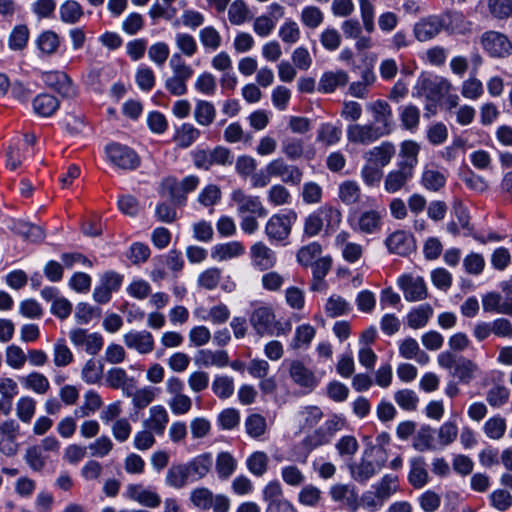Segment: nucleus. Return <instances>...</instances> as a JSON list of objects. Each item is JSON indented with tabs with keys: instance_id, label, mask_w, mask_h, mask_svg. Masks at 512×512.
<instances>
[{
	"instance_id": "obj_42",
	"label": "nucleus",
	"mask_w": 512,
	"mask_h": 512,
	"mask_svg": "<svg viewBox=\"0 0 512 512\" xmlns=\"http://www.w3.org/2000/svg\"><path fill=\"white\" fill-rule=\"evenodd\" d=\"M477 370L478 366L476 363L464 356H459L452 375L458 378L460 382L468 384L474 378Z\"/></svg>"
},
{
	"instance_id": "obj_27",
	"label": "nucleus",
	"mask_w": 512,
	"mask_h": 512,
	"mask_svg": "<svg viewBox=\"0 0 512 512\" xmlns=\"http://www.w3.org/2000/svg\"><path fill=\"white\" fill-rule=\"evenodd\" d=\"M410 471L408 481L415 489L423 488L429 482L427 464L422 456H416L409 461Z\"/></svg>"
},
{
	"instance_id": "obj_20",
	"label": "nucleus",
	"mask_w": 512,
	"mask_h": 512,
	"mask_svg": "<svg viewBox=\"0 0 512 512\" xmlns=\"http://www.w3.org/2000/svg\"><path fill=\"white\" fill-rule=\"evenodd\" d=\"M351 235L347 231L339 232L335 237V245L341 250L343 259L348 263H355L363 255V246L350 241Z\"/></svg>"
},
{
	"instance_id": "obj_15",
	"label": "nucleus",
	"mask_w": 512,
	"mask_h": 512,
	"mask_svg": "<svg viewBox=\"0 0 512 512\" xmlns=\"http://www.w3.org/2000/svg\"><path fill=\"white\" fill-rule=\"evenodd\" d=\"M396 155V147L390 141H383L363 154L365 162L384 168L389 165Z\"/></svg>"
},
{
	"instance_id": "obj_13",
	"label": "nucleus",
	"mask_w": 512,
	"mask_h": 512,
	"mask_svg": "<svg viewBox=\"0 0 512 512\" xmlns=\"http://www.w3.org/2000/svg\"><path fill=\"white\" fill-rule=\"evenodd\" d=\"M266 170L272 174V177L280 178L286 184L299 185L302 181V171L297 166L286 163L282 158L269 162Z\"/></svg>"
},
{
	"instance_id": "obj_9",
	"label": "nucleus",
	"mask_w": 512,
	"mask_h": 512,
	"mask_svg": "<svg viewBox=\"0 0 512 512\" xmlns=\"http://www.w3.org/2000/svg\"><path fill=\"white\" fill-rule=\"evenodd\" d=\"M262 494L267 503V512H296L293 505L283 498V489L279 481H270Z\"/></svg>"
},
{
	"instance_id": "obj_3",
	"label": "nucleus",
	"mask_w": 512,
	"mask_h": 512,
	"mask_svg": "<svg viewBox=\"0 0 512 512\" xmlns=\"http://www.w3.org/2000/svg\"><path fill=\"white\" fill-rule=\"evenodd\" d=\"M296 219L297 214L294 211L287 214L272 215L265 225L266 236L270 241L281 242L286 240Z\"/></svg>"
},
{
	"instance_id": "obj_24",
	"label": "nucleus",
	"mask_w": 512,
	"mask_h": 512,
	"mask_svg": "<svg viewBox=\"0 0 512 512\" xmlns=\"http://www.w3.org/2000/svg\"><path fill=\"white\" fill-rule=\"evenodd\" d=\"M194 362L199 367L223 368L229 364V355L225 350L200 349L194 357Z\"/></svg>"
},
{
	"instance_id": "obj_19",
	"label": "nucleus",
	"mask_w": 512,
	"mask_h": 512,
	"mask_svg": "<svg viewBox=\"0 0 512 512\" xmlns=\"http://www.w3.org/2000/svg\"><path fill=\"white\" fill-rule=\"evenodd\" d=\"M70 341L75 346L85 348L90 355H96L103 346V338L98 333H88L87 330L76 328L69 332Z\"/></svg>"
},
{
	"instance_id": "obj_39",
	"label": "nucleus",
	"mask_w": 512,
	"mask_h": 512,
	"mask_svg": "<svg viewBox=\"0 0 512 512\" xmlns=\"http://www.w3.org/2000/svg\"><path fill=\"white\" fill-rule=\"evenodd\" d=\"M412 446L419 452H425L435 449L434 430L429 425H422L416 432Z\"/></svg>"
},
{
	"instance_id": "obj_25",
	"label": "nucleus",
	"mask_w": 512,
	"mask_h": 512,
	"mask_svg": "<svg viewBox=\"0 0 512 512\" xmlns=\"http://www.w3.org/2000/svg\"><path fill=\"white\" fill-rule=\"evenodd\" d=\"M413 173V171L397 163V168L389 171L384 178L385 191L390 194L400 191L413 177Z\"/></svg>"
},
{
	"instance_id": "obj_7",
	"label": "nucleus",
	"mask_w": 512,
	"mask_h": 512,
	"mask_svg": "<svg viewBox=\"0 0 512 512\" xmlns=\"http://www.w3.org/2000/svg\"><path fill=\"white\" fill-rule=\"evenodd\" d=\"M455 17L461 20L462 14L458 12H447L441 17H429L418 22L414 27L415 37L421 41H428L434 38L447 24L446 18Z\"/></svg>"
},
{
	"instance_id": "obj_37",
	"label": "nucleus",
	"mask_w": 512,
	"mask_h": 512,
	"mask_svg": "<svg viewBox=\"0 0 512 512\" xmlns=\"http://www.w3.org/2000/svg\"><path fill=\"white\" fill-rule=\"evenodd\" d=\"M432 315L433 308L430 304L419 305L407 314V325L412 329H420L426 326Z\"/></svg>"
},
{
	"instance_id": "obj_33",
	"label": "nucleus",
	"mask_w": 512,
	"mask_h": 512,
	"mask_svg": "<svg viewBox=\"0 0 512 512\" xmlns=\"http://www.w3.org/2000/svg\"><path fill=\"white\" fill-rule=\"evenodd\" d=\"M382 213L377 210H368L360 214L357 221V230L365 234H373L381 229Z\"/></svg>"
},
{
	"instance_id": "obj_2",
	"label": "nucleus",
	"mask_w": 512,
	"mask_h": 512,
	"mask_svg": "<svg viewBox=\"0 0 512 512\" xmlns=\"http://www.w3.org/2000/svg\"><path fill=\"white\" fill-rule=\"evenodd\" d=\"M344 418L338 415H332L323 425L314 430L303 439V445L308 451H312L320 446L331 442L335 434L344 427Z\"/></svg>"
},
{
	"instance_id": "obj_12",
	"label": "nucleus",
	"mask_w": 512,
	"mask_h": 512,
	"mask_svg": "<svg viewBox=\"0 0 512 512\" xmlns=\"http://www.w3.org/2000/svg\"><path fill=\"white\" fill-rule=\"evenodd\" d=\"M42 80L47 87L56 91L63 98H74L77 95L71 78L62 71H48L42 73Z\"/></svg>"
},
{
	"instance_id": "obj_14",
	"label": "nucleus",
	"mask_w": 512,
	"mask_h": 512,
	"mask_svg": "<svg viewBox=\"0 0 512 512\" xmlns=\"http://www.w3.org/2000/svg\"><path fill=\"white\" fill-rule=\"evenodd\" d=\"M275 317L272 308L261 306L252 311L249 321L259 336L274 335Z\"/></svg>"
},
{
	"instance_id": "obj_40",
	"label": "nucleus",
	"mask_w": 512,
	"mask_h": 512,
	"mask_svg": "<svg viewBox=\"0 0 512 512\" xmlns=\"http://www.w3.org/2000/svg\"><path fill=\"white\" fill-rule=\"evenodd\" d=\"M244 253L243 245L238 241H231L225 244L216 245L211 253L212 258L223 261L238 257Z\"/></svg>"
},
{
	"instance_id": "obj_22",
	"label": "nucleus",
	"mask_w": 512,
	"mask_h": 512,
	"mask_svg": "<svg viewBox=\"0 0 512 512\" xmlns=\"http://www.w3.org/2000/svg\"><path fill=\"white\" fill-rule=\"evenodd\" d=\"M482 307L487 313L512 316V296L503 297L498 292H489L482 297Z\"/></svg>"
},
{
	"instance_id": "obj_35",
	"label": "nucleus",
	"mask_w": 512,
	"mask_h": 512,
	"mask_svg": "<svg viewBox=\"0 0 512 512\" xmlns=\"http://www.w3.org/2000/svg\"><path fill=\"white\" fill-rule=\"evenodd\" d=\"M420 145L413 140H405L400 145V157L402 158L398 164L414 172V168L418 164V154Z\"/></svg>"
},
{
	"instance_id": "obj_8",
	"label": "nucleus",
	"mask_w": 512,
	"mask_h": 512,
	"mask_svg": "<svg viewBox=\"0 0 512 512\" xmlns=\"http://www.w3.org/2000/svg\"><path fill=\"white\" fill-rule=\"evenodd\" d=\"M230 199L237 206V213L239 215L249 213L257 217H265L268 214L260 198L246 194L243 189L237 188L232 190Z\"/></svg>"
},
{
	"instance_id": "obj_16",
	"label": "nucleus",
	"mask_w": 512,
	"mask_h": 512,
	"mask_svg": "<svg viewBox=\"0 0 512 512\" xmlns=\"http://www.w3.org/2000/svg\"><path fill=\"white\" fill-rule=\"evenodd\" d=\"M288 371L292 381L302 388L313 390L319 383L315 373L300 360H291Z\"/></svg>"
},
{
	"instance_id": "obj_64",
	"label": "nucleus",
	"mask_w": 512,
	"mask_h": 512,
	"mask_svg": "<svg viewBox=\"0 0 512 512\" xmlns=\"http://www.w3.org/2000/svg\"><path fill=\"white\" fill-rule=\"evenodd\" d=\"M360 175L363 182L368 187H378L383 178V168L365 162L361 169Z\"/></svg>"
},
{
	"instance_id": "obj_60",
	"label": "nucleus",
	"mask_w": 512,
	"mask_h": 512,
	"mask_svg": "<svg viewBox=\"0 0 512 512\" xmlns=\"http://www.w3.org/2000/svg\"><path fill=\"white\" fill-rule=\"evenodd\" d=\"M211 388L218 398L227 399L234 393V381L228 376H216Z\"/></svg>"
},
{
	"instance_id": "obj_57",
	"label": "nucleus",
	"mask_w": 512,
	"mask_h": 512,
	"mask_svg": "<svg viewBox=\"0 0 512 512\" xmlns=\"http://www.w3.org/2000/svg\"><path fill=\"white\" fill-rule=\"evenodd\" d=\"M29 29L26 25L21 24L13 28L8 39V45L12 50H23L29 39Z\"/></svg>"
},
{
	"instance_id": "obj_30",
	"label": "nucleus",
	"mask_w": 512,
	"mask_h": 512,
	"mask_svg": "<svg viewBox=\"0 0 512 512\" xmlns=\"http://www.w3.org/2000/svg\"><path fill=\"white\" fill-rule=\"evenodd\" d=\"M251 257L254 265L260 270H268L276 263L274 251L262 242H257L251 247Z\"/></svg>"
},
{
	"instance_id": "obj_11",
	"label": "nucleus",
	"mask_w": 512,
	"mask_h": 512,
	"mask_svg": "<svg viewBox=\"0 0 512 512\" xmlns=\"http://www.w3.org/2000/svg\"><path fill=\"white\" fill-rule=\"evenodd\" d=\"M483 48L492 57H507L512 53V43L507 36L496 31H488L482 35Z\"/></svg>"
},
{
	"instance_id": "obj_21",
	"label": "nucleus",
	"mask_w": 512,
	"mask_h": 512,
	"mask_svg": "<svg viewBox=\"0 0 512 512\" xmlns=\"http://www.w3.org/2000/svg\"><path fill=\"white\" fill-rule=\"evenodd\" d=\"M385 245L390 253L405 256L414 249V239L409 233L397 230L386 238Z\"/></svg>"
},
{
	"instance_id": "obj_47",
	"label": "nucleus",
	"mask_w": 512,
	"mask_h": 512,
	"mask_svg": "<svg viewBox=\"0 0 512 512\" xmlns=\"http://www.w3.org/2000/svg\"><path fill=\"white\" fill-rule=\"evenodd\" d=\"M21 381L25 388L40 395L47 393L50 389L48 378L39 372H32L23 377Z\"/></svg>"
},
{
	"instance_id": "obj_43",
	"label": "nucleus",
	"mask_w": 512,
	"mask_h": 512,
	"mask_svg": "<svg viewBox=\"0 0 512 512\" xmlns=\"http://www.w3.org/2000/svg\"><path fill=\"white\" fill-rule=\"evenodd\" d=\"M179 181L175 178H167L161 184V195L168 196L175 205H184L186 195L180 188Z\"/></svg>"
},
{
	"instance_id": "obj_41",
	"label": "nucleus",
	"mask_w": 512,
	"mask_h": 512,
	"mask_svg": "<svg viewBox=\"0 0 512 512\" xmlns=\"http://www.w3.org/2000/svg\"><path fill=\"white\" fill-rule=\"evenodd\" d=\"M58 107V99L50 94H40L33 100L34 111L42 117L51 116L55 113Z\"/></svg>"
},
{
	"instance_id": "obj_4",
	"label": "nucleus",
	"mask_w": 512,
	"mask_h": 512,
	"mask_svg": "<svg viewBox=\"0 0 512 512\" xmlns=\"http://www.w3.org/2000/svg\"><path fill=\"white\" fill-rule=\"evenodd\" d=\"M418 91L432 102L440 101L452 88L451 83L437 75H422L418 80Z\"/></svg>"
},
{
	"instance_id": "obj_53",
	"label": "nucleus",
	"mask_w": 512,
	"mask_h": 512,
	"mask_svg": "<svg viewBox=\"0 0 512 512\" xmlns=\"http://www.w3.org/2000/svg\"><path fill=\"white\" fill-rule=\"evenodd\" d=\"M169 65L172 70V76L176 78H180L188 82L193 75L194 71L192 67L185 62L179 53L172 55Z\"/></svg>"
},
{
	"instance_id": "obj_50",
	"label": "nucleus",
	"mask_w": 512,
	"mask_h": 512,
	"mask_svg": "<svg viewBox=\"0 0 512 512\" xmlns=\"http://www.w3.org/2000/svg\"><path fill=\"white\" fill-rule=\"evenodd\" d=\"M248 470L255 476H263L268 469V456L263 451L253 452L246 461Z\"/></svg>"
},
{
	"instance_id": "obj_61",
	"label": "nucleus",
	"mask_w": 512,
	"mask_h": 512,
	"mask_svg": "<svg viewBox=\"0 0 512 512\" xmlns=\"http://www.w3.org/2000/svg\"><path fill=\"white\" fill-rule=\"evenodd\" d=\"M322 253V247L318 242L309 243L301 247L297 252V261L303 266H310L315 262L316 257Z\"/></svg>"
},
{
	"instance_id": "obj_5",
	"label": "nucleus",
	"mask_w": 512,
	"mask_h": 512,
	"mask_svg": "<svg viewBox=\"0 0 512 512\" xmlns=\"http://www.w3.org/2000/svg\"><path fill=\"white\" fill-rule=\"evenodd\" d=\"M194 165L199 169L209 170L213 165H231L232 156L228 148L217 146L213 150H196L192 153Z\"/></svg>"
},
{
	"instance_id": "obj_58",
	"label": "nucleus",
	"mask_w": 512,
	"mask_h": 512,
	"mask_svg": "<svg viewBox=\"0 0 512 512\" xmlns=\"http://www.w3.org/2000/svg\"><path fill=\"white\" fill-rule=\"evenodd\" d=\"M281 478L287 485L292 487H299L306 481V477L302 470L294 464L282 467Z\"/></svg>"
},
{
	"instance_id": "obj_29",
	"label": "nucleus",
	"mask_w": 512,
	"mask_h": 512,
	"mask_svg": "<svg viewBox=\"0 0 512 512\" xmlns=\"http://www.w3.org/2000/svg\"><path fill=\"white\" fill-rule=\"evenodd\" d=\"M348 81V73L344 70L327 71L319 80L318 90L322 93H332L337 88L344 87Z\"/></svg>"
},
{
	"instance_id": "obj_28",
	"label": "nucleus",
	"mask_w": 512,
	"mask_h": 512,
	"mask_svg": "<svg viewBox=\"0 0 512 512\" xmlns=\"http://www.w3.org/2000/svg\"><path fill=\"white\" fill-rule=\"evenodd\" d=\"M169 422V415L162 405H155L149 409V417L143 421V426L157 435H162Z\"/></svg>"
},
{
	"instance_id": "obj_52",
	"label": "nucleus",
	"mask_w": 512,
	"mask_h": 512,
	"mask_svg": "<svg viewBox=\"0 0 512 512\" xmlns=\"http://www.w3.org/2000/svg\"><path fill=\"white\" fill-rule=\"evenodd\" d=\"M36 410V401L30 396H22L16 403V415L23 423H30Z\"/></svg>"
},
{
	"instance_id": "obj_54",
	"label": "nucleus",
	"mask_w": 512,
	"mask_h": 512,
	"mask_svg": "<svg viewBox=\"0 0 512 512\" xmlns=\"http://www.w3.org/2000/svg\"><path fill=\"white\" fill-rule=\"evenodd\" d=\"M398 489V477L387 474L375 486V497L384 500L389 498Z\"/></svg>"
},
{
	"instance_id": "obj_48",
	"label": "nucleus",
	"mask_w": 512,
	"mask_h": 512,
	"mask_svg": "<svg viewBox=\"0 0 512 512\" xmlns=\"http://www.w3.org/2000/svg\"><path fill=\"white\" fill-rule=\"evenodd\" d=\"M202 312H204L202 309H198L195 311V314L199 315L202 320L210 321L217 325L225 323L230 317V310L225 304H218L211 307L207 311V314H202Z\"/></svg>"
},
{
	"instance_id": "obj_34",
	"label": "nucleus",
	"mask_w": 512,
	"mask_h": 512,
	"mask_svg": "<svg viewBox=\"0 0 512 512\" xmlns=\"http://www.w3.org/2000/svg\"><path fill=\"white\" fill-rule=\"evenodd\" d=\"M373 113L374 123L380 124L378 127L387 129V135L391 132L392 110L390 105L383 100H377L369 105Z\"/></svg>"
},
{
	"instance_id": "obj_18",
	"label": "nucleus",
	"mask_w": 512,
	"mask_h": 512,
	"mask_svg": "<svg viewBox=\"0 0 512 512\" xmlns=\"http://www.w3.org/2000/svg\"><path fill=\"white\" fill-rule=\"evenodd\" d=\"M329 495L334 502H342L351 512H356L360 506L359 496L353 485L336 483L330 487Z\"/></svg>"
},
{
	"instance_id": "obj_55",
	"label": "nucleus",
	"mask_w": 512,
	"mask_h": 512,
	"mask_svg": "<svg viewBox=\"0 0 512 512\" xmlns=\"http://www.w3.org/2000/svg\"><path fill=\"white\" fill-rule=\"evenodd\" d=\"M247 434L252 438H260L267 429L266 419L260 414H251L245 420Z\"/></svg>"
},
{
	"instance_id": "obj_17",
	"label": "nucleus",
	"mask_w": 512,
	"mask_h": 512,
	"mask_svg": "<svg viewBox=\"0 0 512 512\" xmlns=\"http://www.w3.org/2000/svg\"><path fill=\"white\" fill-rule=\"evenodd\" d=\"M398 285L404 293V298L409 302L424 300L428 295L426 284L421 277L403 275L398 279Z\"/></svg>"
},
{
	"instance_id": "obj_44",
	"label": "nucleus",
	"mask_w": 512,
	"mask_h": 512,
	"mask_svg": "<svg viewBox=\"0 0 512 512\" xmlns=\"http://www.w3.org/2000/svg\"><path fill=\"white\" fill-rule=\"evenodd\" d=\"M338 197L346 205H353L360 201L361 189L357 182L346 180L339 185Z\"/></svg>"
},
{
	"instance_id": "obj_32",
	"label": "nucleus",
	"mask_w": 512,
	"mask_h": 512,
	"mask_svg": "<svg viewBox=\"0 0 512 512\" xmlns=\"http://www.w3.org/2000/svg\"><path fill=\"white\" fill-rule=\"evenodd\" d=\"M190 477L196 480L204 478L211 470L213 459L211 453H203L185 463Z\"/></svg>"
},
{
	"instance_id": "obj_63",
	"label": "nucleus",
	"mask_w": 512,
	"mask_h": 512,
	"mask_svg": "<svg viewBox=\"0 0 512 512\" xmlns=\"http://www.w3.org/2000/svg\"><path fill=\"white\" fill-rule=\"evenodd\" d=\"M73 361V354L64 339H59L53 348V362L57 367H65Z\"/></svg>"
},
{
	"instance_id": "obj_6",
	"label": "nucleus",
	"mask_w": 512,
	"mask_h": 512,
	"mask_svg": "<svg viewBox=\"0 0 512 512\" xmlns=\"http://www.w3.org/2000/svg\"><path fill=\"white\" fill-rule=\"evenodd\" d=\"M347 139L350 143L370 145L387 135V129L378 127L375 123L351 124L347 127Z\"/></svg>"
},
{
	"instance_id": "obj_31",
	"label": "nucleus",
	"mask_w": 512,
	"mask_h": 512,
	"mask_svg": "<svg viewBox=\"0 0 512 512\" xmlns=\"http://www.w3.org/2000/svg\"><path fill=\"white\" fill-rule=\"evenodd\" d=\"M238 462L236 458L227 451L217 454L215 460V471L220 480H228L236 471Z\"/></svg>"
},
{
	"instance_id": "obj_23",
	"label": "nucleus",
	"mask_w": 512,
	"mask_h": 512,
	"mask_svg": "<svg viewBox=\"0 0 512 512\" xmlns=\"http://www.w3.org/2000/svg\"><path fill=\"white\" fill-rule=\"evenodd\" d=\"M124 344L140 354H148L154 349V339L149 331H130L123 336Z\"/></svg>"
},
{
	"instance_id": "obj_46",
	"label": "nucleus",
	"mask_w": 512,
	"mask_h": 512,
	"mask_svg": "<svg viewBox=\"0 0 512 512\" xmlns=\"http://www.w3.org/2000/svg\"><path fill=\"white\" fill-rule=\"evenodd\" d=\"M421 183L427 190L437 192L445 186L446 176L439 170L425 168L422 172Z\"/></svg>"
},
{
	"instance_id": "obj_10",
	"label": "nucleus",
	"mask_w": 512,
	"mask_h": 512,
	"mask_svg": "<svg viewBox=\"0 0 512 512\" xmlns=\"http://www.w3.org/2000/svg\"><path fill=\"white\" fill-rule=\"evenodd\" d=\"M106 154L109 161L115 166L133 170L140 164V159L137 154L127 146L113 143L106 147Z\"/></svg>"
},
{
	"instance_id": "obj_36",
	"label": "nucleus",
	"mask_w": 512,
	"mask_h": 512,
	"mask_svg": "<svg viewBox=\"0 0 512 512\" xmlns=\"http://www.w3.org/2000/svg\"><path fill=\"white\" fill-rule=\"evenodd\" d=\"M190 475L185 463L173 464L166 473L165 482L168 486L181 489L189 482Z\"/></svg>"
},
{
	"instance_id": "obj_1",
	"label": "nucleus",
	"mask_w": 512,
	"mask_h": 512,
	"mask_svg": "<svg viewBox=\"0 0 512 512\" xmlns=\"http://www.w3.org/2000/svg\"><path fill=\"white\" fill-rule=\"evenodd\" d=\"M387 461L385 449L382 447H367L358 464L350 466L352 478L365 483L384 467Z\"/></svg>"
},
{
	"instance_id": "obj_56",
	"label": "nucleus",
	"mask_w": 512,
	"mask_h": 512,
	"mask_svg": "<svg viewBox=\"0 0 512 512\" xmlns=\"http://www.w3.org/2000/svg\"><path fill=\"white\" fill-rule=\"evenodd\" d=\"M157 395V388L145 386L135 390L133 397V407L136 410H142L149 406Z\"/></svg>"
},
{
	"instance_id": "obj_62",
	"label": "nucleus",
	"mask_w": 512,
	"mask_h": 512,
	"mask_svg": "<svg viewBox=\"0 0 512 512\" xmlns=\"http://www.w3.org/2000/svg\"><path fill=\"white\" fill-rule=\"evenodd\" d=\"M484 432L490 439H501L506 431V421L501 416L489 418L484 424Z\"/></svg>"
},
{
	"instance_id": "obj_45",
	"label": "nucleus",
	"mask_w": 512,
	"mask_h": 512,
	"mask_svg": "<svg viewBox=\"0 0 512 512\" xmlns=\"http://www.w3.org/2000/svg\"><path fill=\"white\" fill-rule=\"evenodd\" d=\"M59 14L62 22L75 24L81 19L84 13L78 2L74 0H67L60 5Z\"/></svg>"
},
{
	"instance_id": "obj_49",
	"label": "nucleus",
	"mask_w": 512,
	"mask_h": 512,
	"mask_svg": "<svg viewBox=\"0 0 512 512\" xmlns=\"http://www.w3.org/2000/svg\"><path fill=\"white\" fill-rule=\"evenodd\" d=\"M216 116V111L212 103L199 100L196 103L194 117L198 124L202 126L210 125Z\"/></svg>"
},
{
	"instance_id": "obj_51",
	"label": "nucleus",
	"mask_w": 512,
	"mask_h": 512,
	"mask_svg": "<svg viewBox=\"0 0 512 512\" xmlns=\"http://www.w3.org/2000/svg\"><path fill=\"white\" fill-rule=\"evenodd\" d=\"M200 136V131L192 124L185 123L178 130L175 135V141L180 148H188Z\"/></svg>"
},
{
	"instance_id": "obj_59",
	"label": "nucleus",
	"mask_w": 512,
	"mask_h": 512,
	"mask_svg": "<svg viewBox=\"0 0 512 512\" xmlns=\"http://www.w3.org/2000/svg\"><path fill=\"white\" fill-rule=\"evenodd\" d=\"M213 493L206 487H198L191 491L190 501L198 509L208 510L212 507Z\"/></svg>"
},
{
	"instance_id": "obj_38",
	"label": "nucleus",
	"mask_w": 512,
	"mask_h": 512,
	"mask_svg": "<svg viewBox=\"0 0 512 512\" xmlns=\"http://www.w3.org/2000/svg\"><path fill=\"white\" fill-rule=\"evenodd\" d=\"M36 46L42 54L50 56L57 52L60 38L56 32L45 30L36 38Z\"/></svg>"
},
{
	"instance_id": "obj_26",
	"label": "nucleus",
	"mask_w": 512,
	"mask_h": 512,
	"mask_svg": "<svg viewBox=\"0 0 512 512\" xmlns=\"http://www.w3.org/2000/svg\"><path fill=\"white\" fill-rule=\"evenodd\" d=\"M126 495L128 498L149 508H156L161 503V498L156 492L145 489L140 484L128 485Z\"/></svg>"
}]
</instances>
